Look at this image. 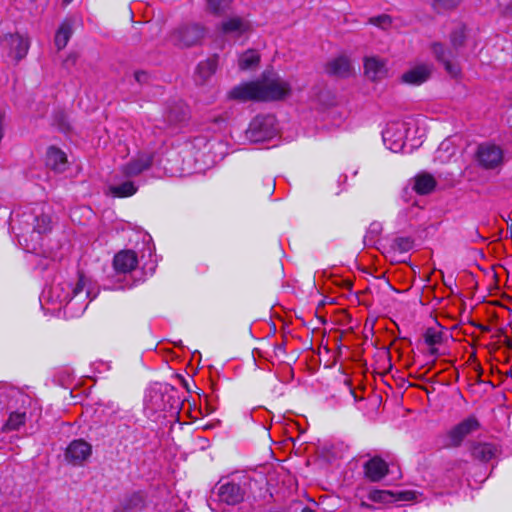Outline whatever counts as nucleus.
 Returning a JSON list of instances; mask_svg holds the SVG:
<instances>
[{
    "mask_svg": "<svg viewBox=\"0 0 512 512\" xmlns=\"http://www.w3.org/2000/svg\"><path fill=\"white\" fill-rule=\"evenodd\" d=\"M364 473L371 482H379L389 473V466L384 459L374 456L365 462Z\"/></svg>",
    "mask_w": 512,
    "mask_h": 512,
    "instance_id": "12",
    "label": "nucleus"
},
{
    "mask_svg": "<svg viewBox=\"0 0 512 512\" xmlns=\"http://www.w3.org/2000/svg\"><path fill=\"white\" fill-rule=\"evenodd\" d=\"M72 297L69 296L68 294L63 298V299H60V301H67V300H70Z\"/></svg>",
    "mask_w": 512,
    "mask_h": 512,
    "instance_id": "40",
    "label": "nucleus"
},
{
    "mask_svg": "<svg viewBox=\"0 0 512 512\" xmlns=\"http://www.w3.org/2000/svg\"><path fill=\"white\" fill-rule=\"evenodd\" d=\"M92 453L91 445L82 440L72 441L66 449V459L73 465H82Z\"/></svg>",
    "mask_w": 512,
    "mask_h": 512,
    "instance_id": "8",
    "label": "nucleus"
},
{
    "mask_svg": "<svg viewBox=\"0 0 512 512\" xmlns=\"http://www.w3.org/2000/svg\"><path fill=\"white\" fill-rule=\"evenodd\" d=\"M72 36V27L69 23L64 22L56 32L55 45L58 50H62L66 47L68 41Z\"/></svg>",
    "mask_w": 512,
    "mask_h": 512,
    "instance_id": "23",
    "label": "nucleus"
},
{
    "mask_svg": "<svg viewBox=\"0 0 512 512\" xmlns=\"http://www.w3.org/2000/svg\"><path fill=\"white\" fill-rule=\"evenodd\" d=\"M364 71L369 79L373 81L380 80L387 74L386 62L377 56L366 57L364 59Z\"/></svg>",
    "mask_w": 512,
    "mask_h": 512,
    "instance_id": "14",
    "label": "nucleus"
},
{
    "mask_svg": "<svg viewBox=\"0 0 512 512\" xmlns=\"http://www.w3.org/2000/svg\"><path fill=\"white\" fill-rule=\"evenodd\" d=\"M471 456L481 462H489L499 453L498 447L493 443L475 442L471 445Z\"/></svg>",
    "mask_w": 512,
    "mask_h": 512,
    "instance_id": "16",
    "label": "nucleus"
},
{
    "mask_svg": "<svg viewBox=\"0 0 512 512\" xmlns=\"http://www.w3.org/2000/svg\"><path fill=\"white\" fill-rule=\"evenodd\" d=\"M206 34V26L199 23H186L179 25L170 33V41L179 48H190L200 45Z\"/></svg>",
    "mask_w": 512,
    "mask_h": 512,
    "instance_id": "2",
    "label": "nucleus"
},
{
    "mask_svg": "<svg viewBox=\"0 0 512 512\" xmlns=\"http://www.w3.org/2000/svg\"><path fill=\"white\" fill-rule=\"evenodd\" d=\"M225 122V118L223 116H218L213 119V123L222 124Z\"/></svg>",
    "mask_w": 512,
    "mask_h": 512,
    "instance_id": "38",
    "label": "nucleus"
},
{
    "mask_svg": "<svg viewBox=\"0 0 512 512\" xmlns=\"http://www.w3.org/2000/svg\"><path fill=\"white\" fill-rule=\"evenodd\" d=\"M368 499L375 503H393V491L389 490H371Z\"/></svg>",
    "mask_w": 512,
    "mask_h": 512,
    "instance_id": "26",
    "label": "nucleus"
},
{
    "mask_svg": "<svg viewBox=\"0 0 512 512\" xmlns=\"http://www.w3.org/2000/svg\"><path fill=\"white\" fill-rule=\"evenodd\" d=\"M346 286H347V288H348V289H351V287H352V283H351L350 281H347V282H346Z\"/></svg>",
    "mask_w": 512,
    "mask_h": 512,
    "instance_id": "42",
    "label": "nucleus"
},
{
    "mask_svg": "<svg viewBox=\"0 0 512 512\" xmlns=\"http://www.w3.org/2000/svg\"><path fill=\"white\" fill-rule=\"evenodd\" d=\"M72 1H73V0H63V2H64L65 4H69V3H71Z\"/></svg>",
    "mask_w": 512,
    "mask_h": 512,
    "instance_id": "43",
    "label": "nucleus"
},
{
    "mask_svg": "<svg viewBox=\"0 0 512 512\" xmlns=\"http://www.w3.org/2000/svg\"><path fill=\"white\" fill-rule=\"evenodd\" d=\"M110 191L115 197H129L137 192V187L134 185L133 182L126 181L119 185L112 186L110 188Z\"/></svg>",
    "mask_w": 512,
    "mask_h": 512,
    "instance_id": "24",
    "label": "nucleus"
},
{
    "mask_svg": "<svg viewBox=\"0 0 512 512\" xmlns=\"http://www.w3.org/2000/svg\"><path fill=\"white\" fill-rule=\"evenodd\" d=\"M144 498L141 493L136 492L128 496L122 504L121 512L138 509L143 506Z\"/></svg>",
    "mask_w": 512,
    "mask_h": 512,
    "instance_id": "27",
    "label": "nucleus"
},
{
    "mask_svg": "<svg viewBox=\"0 0 512 512\" xmlns=\"http://www.w3.org/2000/svg\"><path fill=\"white\" fill-rule=\"evenodd\" d=\"M480 426V422L475 416L471 415L465 418L447 432L446 437L448 442L445 446L448 448L460 447L464 439L479 430Z\"/></svg>",
    "mask_w": 512,
    "mask_h": 512,
    "instance_id": "5",
    "label": "nucleus"
},
{
    "mask_svg": "<svg viewBox=\"0 0 512 512\" xmlns=\"http://www.w3.org/2000/svg\"><path fill=\"white\" fill-rule=\"evenodd\" d=\"M25 421H26V413L25 412H12L9 415V418L4 425V430L5 431L18 430L22 425H24Z\"/></svg>",
    "mask_w": 512,
    "mask_h": 512,
    "instance_id": "25",
    "label": "nucleus"
},
{
    "mask_svg": "<svg viewBox=\"0 0 512 512\" xmlns=\"http://www.w3.org/2000/svg\"><path fill=\"white\" fill-rule=\"evenodd\" d=\"M208 11L214 16L221 17L232 9L233 0H206Z\"/></svg>",
    "mask_w": 512,
    "mask_h": 512,
    "instance_id": "21",
    "label": "nucleus"
},
{
    "mask_svg": "<svg viewBox=\"0 0 512 512\" xmlns=\"http://www.w3.org/2000/svg\"><path fill=\"white\" fill-rule=\"evenodd\" d=\"M368 22L370 24L380 27L382 29H386V28L390 27L392 24L391 17L386 14L371 17Z\"/></svg>",
    "mask_w": 512,
    "mask_h": 512,
    "instance_id": "28",
    "label": "nucleus"
},
{
    "mask_svg": "<svg viewBox=\"0 0 512 512\" xmlns=\"http://www.w3.org/2000/svg\"><path fill=\"white\" fill-rule=\"evenodd\" d=\"M153 163V155L143 153L138 157L132 159L127 164L123 165L121 172L125 177H134L141 174L143 171L148 170Z\"/></svg>",
    "mask_w": 512,
    "mask_h": 512,
    "instance_id": "11",
    "label": "nucleus"
},
{
    "mask_svg": "<svg viewBox=\"0 0 512 512\" xmlns=\"http://www.w3.org/2000/svg\"><path fill=\"white\" fill-rule=\"evenodd\" d=\"M441 340V336L439 334H428L426 336V342L429 344V345H435L437 343H439Z\"/></svg>",
    "mask_w": 512,
    "mask_h": 512,
    "instance_id": "36",
    "label": "nucleus"
},
{
    "mask_svg": "<svg viewBox=\"0 0 512 512\" xmlns=\"http://www.w3.org/2000/svg\"><path fill=\"white\" fill-rule=\"evenodd\" d=\"M465 40V33L462 28H459L452 32L451 43L453 50L445 49L441 43H434L432 46L433 53L437 60L442 62L445 66L446 71L453 77H456L460 73V68L451 62L456 56V50L461 47Z\"/></svg>",
    "mask_w": 512,
    "mask_h": 512,
    "instance_id": "3",
    "label": "nucleus"
},
{
    "mask_svg": "<svg viewBox=\"0 0 512 512\" xmlns=\"http://www.w3.org/2000/svg\"><path fill=\"white\" fill-rule=\"evenodd\" d=\"M431 67L426 64H421L406 71L402 75V81L411 85H420L427 81L431 75Z\"/></svg>",
    "mask_w": 512,
    "mask_h": 512,
    "instance_id": "17",
    "label": "nucleus"
},
{
    "mask_svg": "<svg viewBox=\"0 0 512 512\" xmlns=\"http://www.w3.org/2000/svg\"><path fill=\"white\" fill-rule=\"evenodd\" d=\"M218 497L222 503L237 505L244 500L245 490L238 483L227 482L219 487Z\"/></svg>",
    "mask_w": 512,
    "mask_h": 512,
    "instance_id": "10",
    "label": "nucleus"
},
{
    "mask_svg": "<svg viewBox=\"0 0 512 512\" xmlns=\"http://www.w3.org/2000/svg\"><path fill=\"white\" fill-rule=\"evenodd\" d=\"M301 512H315V511L312 510L311 508L305 507L304 509H302Z\"/></svg>",
    "mask_w": 512,
    "mask_h": 512,
    "instance_id": "39",
    "label": "nucleus"
},
{
    "mask_svg": "<svg viewBox=\"0 0 512 512\" xmlns=\"http://www.w3.org/2000/svg\"><path fill=\"white\" fill-rule=\"evenodd\" d=\"M399 124L398 123H392V124H389L388 127L384 130L383 132V139L386 141V140H390L392 137H394V134L392 133V130L395 126H398Z\"/></svg>",
    "mask_w": 512,
    "mask_h": 512,
    "instance_id": "34",
    "label": "nucleus"
},
{
    "mask_svg": "<svg viewBox=\"0 0 512 512\" xmlns=\"http://www.w3.org/2000/svg\"><path fill=\"white\" fill-rule=\"evenodd\" d=\"M259 62V53L256 50L249 49L240 55L238 65L241 70H248L257 67Z\"/></svg>",
    "mask_w": 512,
    "mask_h": 512,
    "instance_id": "22",
    "label": "nucleus"
},
{
    "mask_svg": "<svg viewBox=\"0 0 512 512\" xmlns=\"http://www.w3.org/2000/svg\"><path fill=\"white\" fill-rule=\"evenodd\" d=\"M291 94V85L278 75L263 73L256 81L234 87L229 92L231 99L239 101H279Z\"/></svg>",
    "mask_w": 512,
    "mask_h": 512,
    "instance_id": "1",
    "label": "nucleus"
},
{
    "mask_svg": "<svg viewBox=\"0 0 512 512\" xmlns=\"http://www.w3.org/2000/svg\"><path fill=\"white\" fill-rule=\"evenodd\" d=\"M218 59V55H213L198 64L196 73L202 82L206 81L216 72Z\"/></svg>",
    "mask_w": 512,
    "mask_h": 512,
    "instance_id": "20",
    "label": "nucleus"
},
{
    "mask_svg": "<svg viewBox=\"0 0 512 512\" xmlns=\"http://www.w3.org/2000/svg\"><path fill=\"white\" fill-rule=\"evenodd\" d=\"M436 187L435 178L426 172L420 173L414 178V191L419 195H427Z\"/></svg>",
    "mask_w": 512,
    "mask_h": 512,
    "instance_id": "18",
    "label": "nucleus"
},
{
    "mask_svg": "<svg viewBox=\"0 0 512 512\" xmlns=\"http://www.w3.org/2000/svg\"><path fill=\"white\" fill-rule=\"evenodd\" d=\"M216 31L224 36L240 38L252 31L251 22L242 16H231L216 26Z\"/></svg>",
    "mask_w": 512,
    "mask_h": 512,
    "instance_id": "6",
    "label": "nucleus"
},
{
    "mask_svg": "<svg viewBox=\"0 0 512 512\" xmlns=\"http://www.w3.org/2000/svg\"><path fill=\"white\" fill-rule=\"evenodd\" d=\"M278 132L276 118L273 115H257L246 130L251 142H263L273 138Z\"/></svg>",
    "mask_w": 512,
    "mask_h": 512,
    "instance_id": "4",
    "label": "nucleus"
},
{
    "mask_svg": "<svg viewBox=\"0 0 512 512\" xmlns=\"http://www.w3.org/2000/svg\"><path fill=\"white\" fill-rule=\"evenodd\" d=\"M5 41L9 45V56L16 61L23 59L29 50V40L19 34L6 36Z\"/></svg>",
    "mask_w": 512,
    "mask_h": 512,
    "instance_id": "13",
    "label": "nucleus"
},
{
    "mask_svg": "<svg viewBox=\"0 0 512 512\" xmlns=\"http://www.w3.org/2000/svg\"><path fill=\"white\" fill-rule=\"evenodd\" d=\"M361 506H363V507H368V505H367L365 502H362V503H361Z\"/></svg>",
    "mask_w": 512,
    "mask_h": 512,
    "instance_id": "45",
    "label": "nucleus"
},
{
    "mask_svg": "<svg viewBox=\"0 0 512 512\" xmlns=\"http://www.w3.org/2000/svg\"><path fill=\"white\" fill-rule=\"evenodd\" d=\"M461 0H434L436 7L440 9H452L460 4Z\"/></svg>",
    "mask_w": 512,
    "mask_h": 512,
    "instance_id": "31",
    "label": "nucleus"
},
{
    "mask_svg": "<svg viewBox=\"0 0 512 512\" xmlns=\"http://www.w3.org/2000/svg\"><path fill=\"white\" fill-rule=\"evenodd\" d=\"M69 59H72V60H73V63H74V62L76 61V56H72V55H70V56L68 57L67 61H68Z\"/></svg>",
    "mask_w": 512,
    "mask_h": 512,
    "instance_id": "41",
    "label": "nucleus"
},
{
    "mask_svg": "<svg viewBox=\"0 0 512 512\" xmlns=\"http://www.w3.org/2000/svg\"><path fill=\"white\" fill-rule=\"evenodd\" d=\"M85 286V279L84 277L81 275L78 279V282L76 283V285L73 287V293H72V297L73 296H76L78 295L80 292L83 291V288Z\"/></svg>",
    "mask_w": 512,
    "mask_h": 512,
    "instance_id": "33",
    "label": "nucleus"
},
{
    "mask_svg": "<svg viewBox=\"0 0 512 512\" xmlns=\"http://www.w3.org/2000/svg\"><path fill=\"white\" fill-rule=\"evenodd\" d=\"M416 499V492L411 490L393 492V502L413 501Z\"/></svg>",
    "mask_w": 512,
    "mask_h": 512,
    "instance_id": "29",
    "label": "nucleus"
},
{
    "mask_svg": "<svg viewBox=\"0 0 512 512\" xmlns=\"http://www.w3.org/2000/svg\"><path fill=\"white\" fill-rule=\"evenodd\" d=\"M36 221H37V225H36L35 229L37 230L38 233H40V234L45 233L46 231L49 230V224H50L49 217L42 215L40 217H37Z\"/></svg>",
    "mask_w": 512,
    "mask_h": 512,
    "instance_id": "30",
    "label": "nucleus"
},
{
    "mask_svg": "<svg viewBox=\"0 0 512 512\" xmlns=\"http://www.w3.org/2000/svg\"><path fill=\"white\" fill-rule=\"evenodd\" d=\"M138 265L137 255L134 251L124 250L117 253L113 260V266L119 273H129Z\"/></svg>",
    "mask_w": 512,
    "mask_h": 512,
    "instance_id": "15",
    "label": "nucleus"
},
{
    "mask_svg": "<svg viewBox=\"0 0 512 512\" xmlns=\"http://www.w3.org/2000/svg\"><path fill=\"white\" fill-rule=\"evenodd\" d=\"M134 78L138 83H144L148 79V75L145 71H136L134 73Z\"/></svg>",
    "mask_w": 512,
    "mask_h": 512,
    "instance_id": "37",
    "label": "nucleus"
},
{
    "mask_svg": "<svg viewBox=\"0 0 512 512\" xmlns=\"http://www.w3.org/2000/svg\"><path fill=\"white\" fill-rule=\"evenodd\" d=\"M179 113L175 115V123L184 121L187 117L186 108L183 105L178 107Z\"/></svg>",
    "mask_w": 512,
    "mask_h": 512,
    "instance_id": "35",
    "label": "nucleus"
},
{
    "mask_svg": "<svg viewBox=\"0 0 512 512\" xmlns=\"http://www.w3.org/2000/svg\"><path fill=\"white\" fill-rule=\"evenodd\" d=\"M325 73L331 77L347 78L353 74L351 60L346 55H339L329 60L324 66Z\"/></svg>",
    "mask_w": 512,
    "mask_h": 512,
    "instance_id": "9",
    "label": "nucleus"
},
{
    "mask_svg": "<svg viewBox=\"0 0 512 512\" xmlns=\"http://www.w3.org/2000/svg\"><path fill=\"white\" fill-rule=\"evenodd\" d=\"M477 158L486 169H494L502 164L503 151L494 144H482L478 147Z\"/></svg>",
    "mask_w": 512,
    "mask_h": 512,
    "instance_id": "7",
    "label": "nucleus"
},
{
    "mask_svg": "<svg viewBox=\"0 0 512 512\" xmlns=\"http://www.w3.org/2000/svg\"><path fill=\"white\" fill-rule=\"evenodd\" d=\"M66 162V154L62 150L54 146L48 148L46 153V164L48 167L56 171H62Z\"/></svg>",
    "mask_w": 512,
    "mask_h": 512,
    "instance_id": "19",
    "label": "nucleus"
},
{
    "mask_svg": "<svg viewBox=\"0 0 512 512\" xmlns=\"http://www.w3.org/2000/svg\"><path fill=\"white\" fill-rule=\"evenodd\" d=\"M413 242L409 238H398L396 246L401 252H407L412 248Z\"/></svg>",
    "mask_w": 512,
    "mask_h": 512,
    "instance_id": "32",
    "label": "nucleus"
},
{
    "mask_svg": "<svg viewBox=\"0 0 512 512\" xmlns=\"http://www.w3.org/2000/svg\"><path fill=\"white\" fill-rule=\"evenodd\" d=\"M506 374L512 377V370L508 371Z\"/></svg>",
    "mask_w": 512,
    "mask_h": 512,
    "instance_id": "44",
    "label": "nucleus"
}]
</instances>
